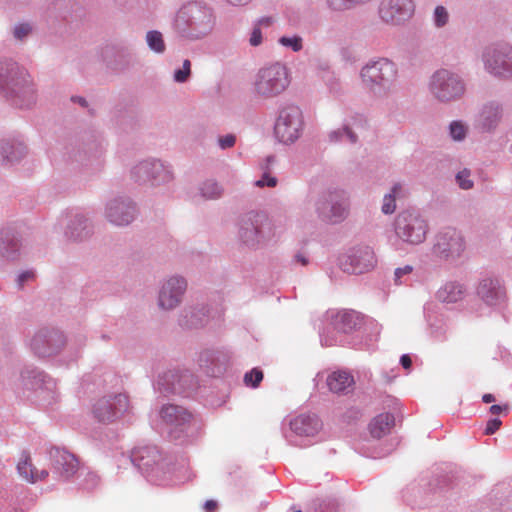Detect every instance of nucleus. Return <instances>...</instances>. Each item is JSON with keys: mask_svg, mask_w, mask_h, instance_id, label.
<instances>
[{"mask_svg": "<svg viewBox=\"0 0 512 512\" xmlns=\"http://www.w3.org/2000/svg\"><path fill=\"white\" fill-rule=\"evenodd\" d=\"M215 24L212 7L201 1H189L176 11L171 30L178 41L191 43L210 35Z\"/></svg>", "mask_w": 512, "mask_h": 512, "instance_id": "obj_1", "label": "nucleus"}, {"mask_svg": "<svg viewBox=\"0 0 512 512\" xmlns=\"http://www.w3.org/2000/svg\"><path fill=\"white\" fill-rule=\"evenodd\" d=\"M0 94L18 108H30L36 102V92L29 73L7 57L0 58Z\"/></svg>", "mask_w": 512, "mask_h": 512, "instance_id": "obj_2", "label": "nucleus"}, {"mask_svg": "<svg viewBox=\"0 0 512 512\" xmlns=\"http://www.w3.org/2000/svg\"><path fill=\"white\" fill-rule=\"evenodd\" d=\"M363 88L376 99H386L397 89L398 65L389 58L368 61L360 70Z\"/></svg>", "mask_w": 512, "mask_h": 512, "instance_id": "obj_3", "label": "nucleus"}, {"mask_svg": "<svg viewBox=\"0 0 512 512\" xmlns=\"http://www.w3.org/2000/svg\"><path fill=\"white\" fill-rule=\"evenodd\" d=\"M129 460L148 482L166 485L173 470L172 458L163 456L157 446L145 445L132 449Z\"/></svg>", "mask_w": 512, "mask_h": 512, "instance_id": "obj_4", "label": "nucleus"}, {"mask_svg": "<svg viewBox=\"0 0 512 512\" xmlns=\"http://www.w3.org/2000/svg\"><path fill=\"white\" fill-rule=\"evenodd\" d=\"M237 235L242 245L257 250L275 237L276 226L265 212L251 210L240 216Z\"/></svg>", "mask_w": 512, "mask_h": 512, "instance_id": "obj_5", "label": "nucleus"}, {"mask_svg": "<svg viewBox=\"0 0 512 512\" xmlns=\"http://www.w3.org/2000/svg\"><path fill=\"white\" fill-rule=\"evenodd\" d=\"M289 84L287 67L275 62L258 70L253 81V92L261 99H272L282 94Z\"/></svg>", "mask_w": 512, "mask_h": 512, "instance_id": "obj_6", "label": "nucleus"}, {"mask_svg": "<svg viewBox=\"0 0 512 512\" xmlns=\"http://www.w3.org/2000/svg\"><path fill=\"white\" fill-rule=\"evenodd\" d=\"M333 329L342 334L360 331L366 335L365 346L372 347L378 340L381 326L374 320H364V317L355 310L331 311L328 313Z\"/></svg>", "mask_w": 512, "mask_h": 512, "instance_id": "obj_7", "label": "nucleus"}, {"mask_svg": "<svg viewBox=\"0 0 512 512\" xmlns=\"http://www.w3.org/2000/svg\"><path fill=\"white\" fill-rule=\"evenodd\" d=\"M349 201L344 190L327 188L314 203L317 218L326 224H339L349 215Z\"/></svg>", "mask_w": 512, "mask_h": 512, "instance_id": "obj_8", "label": "nucleus"}, {"mask_svg": "<svg viewBox=\"0 0 512 512\" xmlns=\"http://www.w3.org/2000/svg\"><path fill=\"white\" fill-rule=\"evenodd\" d=\"M393 226L396 237L411 246L423 243L429 231L428 220L416 209L401 211L396 216Z\"/></svg>", "mask_w": 512, "mask_h": 512, "instance_id": "obj_9", "label": "nucleus"}, {"mask_svg": "<svg viewBox=\"0 0 512 512\" xmlns=\"http://www.w3.org/2000/svg\"><path fill=\"white\" fill-rule=\"evenodd\" d=\"M198 381L188 369L171 368L159 374L154 389L164 396L190 397L196 391Z\"/></svg>", "mask_w": 512, "mask_h": 512, "instance_id": "obj_10", "label": "nucleus"}, {"mask_svg": "<svg viewBox=\"0 0 512 512\" xmlns=\"http://www.w3.org/2000/svg\"><path fill=\"white\" fill-rule=\"evenodd\" d=\"M429 89L439 102L448 103L462 98L466 91V84L458 73L439 69L431 76Z\"/></svg>", "mask_w": 512, "mask_h": 512, "instance_id": "obj_11", "label": "nucleus"}, {"mask_svg": "<svg viewBox=\"0 0 512 512\" xmlns=\"http://www.w3.org/2000/svg\"><path fill=\"white\" fill-rule=\"evenodd\" d=\"M304 127L303 113L294 104H284L278 110L274 125V134L283 144H292L298 140Z\"/></svg>", "mask_w": 512, "mask_h": 512, "instance_id": "obj_12", "label": "nucleus"}, {"mask_svg": "<svg viewBox=\"0 0 512 512\" xmlns=\"http://www.w3.org/2000/svg\"><path fill=\"white\" fill-rule=\"evenodd\" d=\"M131 179L138 184L160 186L173 180V171L170 165L155 158L139 161L130 170Z\"/></svg>", "mask_w": 512, "mask_h": 512, "instance_id": "obj_13", "label": "nucleus"}, {"mask_svg": "<svg viewBox=\"0 0 512 512\" xmlns=\"http://www.w3.org/2000/svg\"><path fill=\"white\" fill-rule=\"evenodd\" d=\"M466 249V242L455 228H444L434 237L432 255L442 261L454 263L459 260Z\"/></svg>", "mask_w": 512, "mask_h": 512, "instance_id": "obj_14", "label": "nucleus"}, {"mask_svg": "<svg viewBox=\"0 0 512 512\" xmlns=\"http://www.w3.org/2000/svg\"><path fill=\"white\" fill-rule=\"evenodd\" d=\"M321 428L322 422L316 414H300L290 420L289 428L283 430V436L290 445L304 447Z\"/></svg>", "mask_w": 512, "mask_h": 512, "instance_id": "obj_15", "label": "nucleus"}, {"mask_svg": "<svg viewBox=\"0 0 512 512\" xmlns=\"http://www.w3.org/2000/svg\"><path fill=\"white\" fill-rule=\"evenodd\" d=\"M487 72L498 78L512 77V46L507 43L495 44L483 53Z\"/></svg>", "mask_w": 512, "mask_h": 512, "instance_id": "obj_16", "label": "nucleus"}, {"mask_svg": "<svg viewBox=\"0 0 512 512\" xmlns=\"http://www.w3.org/2000/svg\"><path fill=\"white\" fill-rule=\"evenodd\" d=\"M67 344L62 331L55 328L38 330L30 341V349L38 358H49L61 352Z\"/></svg>", "mask_w": 512, "mask_h": 512, "instance_id": "obj_17", "label": "nucleus"}, {"mask_svg": "<svg viewBox=\"0 0 512 512\" xmlns=\"http://www.w3.org/2000/svg\"><path fill=\"white\" fill-rule=\"evenodd\" d=\"M129 409V398L125 393L107 394L93 405V415L101 423H112L120 419Z\"/></svg>", "mask_w": 512, "mask_h": 512, "instance_id": "obj_18", "label": "nucleus"}, {"mask_svg": "<svg viewBox=\"0 0 512 512\" xmlns=\"http://www.w3.org/2000/svg\"><path fill=\"white\" fill-rule=\"evenodd\" d=\"M138 213L137 204L128 196H115L105 204V219L117 227L130 225L137 218Z\"/></svg>", "mask_w": 512, "mask_h": 512, "instance_id": "obj_19", "label": "nucleus"}, {"mask_svg": "<svg viewBox=\"0 0 512 512\" xmlns=\"http://www.w3.org/2000/svg\"><path fill=\"white\" fill-rule=\"evenodd\" d=\"M339 265L345 273L362 274L370 271L376 265L375 253L371 247L359 245L349 249L339 259Z\"/></svg>", "mask_w": 512, "mask_h": 512, "instance_id": "obj_20", "label": "nucleus"}, {"mask_svg": "<svg viewBox=\"0 0 512 512\" xmlns=\"http://www.w3.org/2000/svg\"><path fill=\"white\" fill-rule=\"evenodd\" d=\"M477 297L488 307L501 308L508 299L504 280L497 276H486L476 286Z\"/></svg>", "mask_w": 512, "mask_h": 512, "instance_id": "obj_21", "label": "nucleus"}, {"mask_svg": "<svg viewBox=\"0 0 512 512\" xmlns=\"http://www.w3.org/2000/svg\"><path fill=\"white\" fill-rule=\"evenodd\" d=\"M160 416L173 440H179L187 433L192 419V414L186 408L175 404L164 405Z\"/></svg>", "mask_w": 512, "mask_h": 512, "instance_id": "obj_22", "label": "nucleus"}, {"mask_svg": "<svg viewBox=\"0 0 512 512\" xmlns=\"http://www.w3.org/2000/svg\"><path fill=\"white\" fill-rule=\"evenodd\" d=\"M101 59L106 66L117 72L134 67L138 61L136 53L126 45H107L101 51Z\"/></svg>", "mask_w": 512, "mask_h": 512, "instance_id": "obj_23", "label": "nucleus"}, {"mask_svg": "<svg viewBox=\"0 0 512 512\" xmlns=\"http://www.w3.org/2000/svg\"><path fill=\"white\" fill-rule=\"evenodd\" d=\"M187 289V281L182 276H172L165 280L158 293V306L162 310L175 309L182 302Z\"/></svg>", "mask_w": 512, "mask_h": 512, "instance_id": "obj_24", "label": "nucleus"}, {"mask_svg": "<svg viewBox=\"0 0 512 512\" xmlns=\"http://www.w3.org/2000/svg\"><path fill=\"white\" fill-rule=\"evenodd\" d=\"M51 470L56 478L68 481L79 472V461L76 456L65 449L52 447L49 450Z\"/></svg>", "mask_w": 512, "mask_h": 512, "instance_id": "obj_25", "label": "nucleus"}, {"mask_svg": "<svg viewBox=\"0 0 512 512\" xmlns=\"http://www.w3.org/2000/svg\"><path fill=\"white\" fill-rule=\"evenodd\" d=\"M414 9L412 0H384L381 3L379 14L384 22L399 25L412 17Z\"/></svg>", "mask_w": 512, "mask_h": 512, "instance_id": "obj_26", "label": "nucleus"}, {"mask_svg": "<svg viewBox=\"0 0 512 512\" xmlns=\"http://www.w3.org/2000/svg\"><path fill=\"white\" fill-rule=\"evenodd\" d=\"M229 360L227 350L207 348L199 354L198 363L207 375L218 377L225 372Z\"/></svg>", "mask_w": 512, "mask_h": 512, "instance_id": "obj_27", "label": "nucleus"}, {"mask_svg": "<svg viewBox=\"0 0 512 512\" xmlns=\"http://www.w3.org/2000/svg\"><path fill=\"white\" fill-rule=\"evenodd\" d=\"M209 312L204 303L187 305L179 313L178 325L184 330L203 328L209 322Z\"/></svg>", "mask_w": 512, "mask_h": 512, "instance_id": "obj_28", "label": "nucleus"}, {"mask_svg": "<svg viewBox=\"0 0 512 512\" xmlns=\"http://www.w3.org/2000/svg\"><path fill=\"white\" fill-rule=\"evenodd\" d=\"M64 237L68 241L83 242L87 240L93 233L92 225L88 217L80 212H71L67 216Z\"/></svg>", "mask_w": 512, "mask_h": 512, "instance_id": "obj_29", "label": "nucleus"}, {"mask_svg": "<svg viewBox=\"0 0 512 512\" xmlns=\"http://www.w3.org/2000/svg\"><path fill=\"white\" fill-rule=\"evenodd\" d=\"M504 114L503 105L496 100L484 103L477 117V125L482 132H494L502 121Z\"/></svg>", "mask_w": 512, "mask_h": 512, "instance_id": "obj_30", "label": "nucleus"}, {"mask_svg": "<svg viewBox=\"0 0 512 512\" xmlns=\"http://www.w3.org/2000/svg\"><path fill=\"white\" fill-rule=\"evenodd\" d=\"M27 154V146L20 138H7L0 140V163L13 165L21 161Z\"/></svg>", "mask_w": 512, "mask_h": 512, "instance_id": "obj_31", "label": "nucleus"}, {"mask_svg": "<svg viewBox=\"0 0 512 512\" xmlns=\"http://www.w3.org/2000/svg\"><path fill=\"white\" fill-rule=\"evenodd\" d=\"M23 384L26 388L52 393L55 388V381L44 371L38 368H26L21 373Z\"/></svg>", "mask_w": 512, "mask_h": 512, "instance_id": "obj_32", "label": "nucleus"}, {"mask_svg": "<svg viewBox=\"0 0 512 512\" xmlns=\"http://www.w3.org/2000/svg\"><path fill=\"white\" fill-rule=\"evenodd\" d=\"M22 247L21 236L12 228L0 232V255L8 260H15L20 255Z\"/></svg>", "mask_w": 512, "mask_h": 512, "instance_id": "obj_33", "label": "nucleus"}, {"mask_svg": "<svg viewBox=\"0 0 512 512\" xmlns=\"http://www.w3.org/2000/svg\"><path fill=\"white\" fill-rule=\"evenodd\" d=\"M354 385V378L346 370H338L327 377L329 390L336 394L347 393Z\"/></svg>", "mask_w": 512, "mask_h": 512, "instance_id": "obj_34", "label": "nucleus"}, {"mask_svg": "<svg viewBox=\"0 0 512 512\" xmlns=\"http://www.w3.org/2000/svg\"><path fill=\"white\" fill-rule=\"evenodd\" d=\"M466 291L464 284L458 281H449L437 291V298L444 303H456L465 297Z\"/></svg>", "mask_w": 512, "mask_h": 512, "instance_id": "obj_35", "label": "nucleus"}, {"mask_svg": "<svg viewBox=\"0 0 512 512\" xmlns=\"http://www.w3.org/2000/svg\"><path fill=\"white\" fill-rule=\"evenodd\" d=\"M395 418L391 413H381L374 417L369 424V431L374 439H380L388 434L394 426Z\"/></svg>", "mask_w": 512, "mask_h": 512, "instance_id": "obj_36", "label": "nucleus"}, {"mask_svg": "<svg viewBox=\"0 0 512 512\" xmlns=\"http://www.w3.org/2000/svg\"><path fill=\"white\" fill-rule=\"evenodd\" d=\"M198 191L204 200H218L224 195V187L215 179H206L199 184Z\"/></svg>", "mask_w": 512, "mask_h": 512, "instance_id": "obj_37", "label": "nucleus"}, {"mask_svg": "<svg viewBox=\"0 0 512 512\" xmlns=\"http://www.w3.org/2000/svg\"><path fill=\"white\" fill-rule=\"evenodd\" d=\"M404 196V187L400 183H395L390 192L385 194L382 201L381 211L385 215L394 213L396 209V199Z\"/></svg>", "mask_w": 512, "mask_h": 512, "instance_id": "obj_38", "label": "nucleus"}, {"mask_svg": "<svg viewBox=\"0 0 512 512\" xmlns=\"http://www.w3.org/2000/svg\"><path fill=\"white\" fill-rule=\"evenodd\" d=\"M274 21L275 20L272 16H263L255 20L250 33L249 44L253 47L261 45L263 41L262 28H269L272 26Z\"/></svg>", "mask_w": 512, "mask_h": 512, "instance_id": "obj_39", "label": "nucleus"}, {"mask_svg": "<svg viewBox=\"0 0 512 512\" xmlns=\"http://www.w3.org/2000/svg\"><path fill=\"white\" fill-rule=\"evenodd\" d=\"M347 139L349 143L356 144L358 142L357 134L348 126L343 125L341 128L332 130L328 133L330 143L336 144Z\"/></svg>", "mask_w": 512, "mask_h": 512, "instance_id": "obj_40", "label": "nucleus"}, {"mask_svg": "<svg viewBox=\"0 0 512 512\" xmlns=\"http://www.w3.org/2000/svg\"><path fill=\"white\" fill-rule=\"evenodd\" d=\"M103 142L99 136L91 135L90 138L84 143L83 149L79 152V155H75L76 160H82L81 153L87 157H97L102 153Z\"/></svg>", "mask_w": 512, "mask_h": 512, "instance_id": "obj_41", "label": "nucleus"}, {"mask_svg": "<svg viewBox=\"0 0 512 512\" xmlns=\"http://www.w3.org/2000/svg\"><path fill=\"white\" fill-rule=\"evenodd\" d=\"M396 444H391L388 448H376L365 443L355 445V450L361 455L369 458H381L392 452Z\"/></svg>", "mask_w": 512, "mask_h": 512, "instance_id": "obj_42", "label": "nucleus"}, {"mask_svg": "<svg viewBox=\"0 0 512 512\" xmlns=\"http://www.w3.org/2000/svg\"><path fill=\"white\" fill-rule=\"evenodd\" d=\"M469 126L462 120H453L448 125V135L455 142H462L466 139Z\"/></svg>", "mask_w": 512, "mask_h": 512, "instance_id": "obj_43", "label": "nucleus"}, {"mask_svg": "<svg viewBox=\"0 0 512 512\" xmlns=\"http://www.w3.org/2000/svg\"><path fill=\"white\" fill-rule=\"evenodd\" d=\"M146 42L150 50L157 54H163L166 50L163 35L157 30H150L147 32Z\"/></svg>", "mask_w": 512, "mask_h": 512, "instance_id": "obj_44", "label": "nucleus"}, {"mask_svg": "<svg viewBox=\"0 0 512 512\" xmlns=\"http://www.w3.org/2000/svg\"><path fill=\"white\" fill-rule=\"evenodd\" d=\"M278 43L293 52H299L303 48V38L300 35L281 36Z\"/></svg>", "mask_w": 512, "mask_h": 512, "instance_id": "obj_45", "label": "nucleus"}, {"mask_svg": "<svg viewBox=\"0 0 512 512\" xmlns=\"http://www.w3.org/2000/svg\"><path fill=\"white\" fill-rule=\"evenodd\" d=\"M263 377V371L255 367L244 374L243 381L247 387L257 388L262 382Z\"/></svg>", "mask_w": 512, "mask_h": 512, "instance_id": "obj_46", "label": "nucleus"}, {"mask_svg": "<svg viewBox=\"0 0 512 512\" xmlns=\"http://www.w3.org/2000/svg\"><path fill=\"white\" fill-rule=\"evenodd\" d=\"M414 268L411 265L398 267L394 270L393 281L395 285L407 284L411 280Z\"/></svg>", "mask_w": 512, "mask_h": 512, "instance_id": "obj_47", "label": "nucleus"}, {"mask_svg": "<svg viewBox=\"0 0 512 512\" xmlns=\"http://www.w3.org/2000/svg\"><path fill=\"white\" fill-rule=\"evenodd\" d=\"M455 181L462 190H470L474 187V181L471 179V170L464 168L455 175Z\"/></svg>", "mask_w": 512, "mask_h": 512, "instance_id": "obj_48", "label": "nucleus"}, {"mask_svg": "<svg viewBox=\"0 0 512 512\" xmlns=\"http://www.w3.org/2000/svg\"><path fill=\"white\" fill-rule=\"evenodd\" d=\"M17 470L23 479H25L31 483H34L37 481V475L34 472V467L27 459L20 461L18 463Z\"/></svg>", "mask_w": 512, "mask_h": 512, "instance_id": "obj_49", "label": "nucleus"}, {"mask_svg": "<svg viewBox=\"0 0 512 512\" xmlns=\"http://www.w3.org/2000/svg\"><path fill=\"white\" fill-rule=\"evenodd\" d=\"M33 27L28 22H21L14 25L12 35L17 41H24L31 33Z\"/></svg>", "mask_w": 512, "mask_h": 512, "instance_id": "obj_50", "label": "nucleus"}, {"mask_svg": "<svg viewBox=\"0 0 512 512\" xmlns=\"http://www.w3.org/2000/svg\"><path fill=\"white\" fill-rule=\"evenodd\" d=\"M191 75V62L186 59L183 61L182 67L174 71L173 80L176 83H185Z\"/></svg>", "mask_w": 512, "mask_h": 512, "instance_id": "obj_51", "label": "nucleus"}, {"mask_svg": "<svg viewBox=\"0 0 512 512\" xmlns=\"http://www.w3.org/2000/svg\"><path fill=\"white\" fill-rule=\"evenodd\" d=\"M337 503L334 499H317L314 501V512H336Z\"/></svg>", "mask_w": 512, "mask_h": 512, "instance_id": "obj_52", "label": "nucleus"}, {"mask_svg": "<svg viewBox=\"0 0 512 512\" xmlns=\"http://www.w3.org/2000/svg\"><path fill=\"white\" fill-rule=\"evenodd\" d=\"M433 21H434V25L437 28H442L445 25H447V23L449 21V14H448L447 9L444 6H441V5L436 6V8L434 9V13H433Z\"/></svg>", "mask_w": 512, "mask_h": 512, "instance_id": "obj_53", "label": "nucleus"}, {"mask_svg": "<svg viewBox=\"0 0 512 512\" xmlns=\"http://www.w3.org/2000/svg\"><path fill=\"white\" fill-rule=\"evenodd\" d=\"M278 184V179L271 174L270 171H262L261 177L254 182V186L258 188H274Z\"/></svg>", "mask_w": 512, "mask_h": 512, "instance_id": "obj_54", "label": "nucleus"}, {"mask_svg": "<svg viewBox=\"0 0 512 512\" xmlns=\"http://www.w3.org/2000/svg\"><path fill=\"white\" fill-rule=\"evenodd\" d=\"M86 345V336L83 334L76 335L68 343L69 350L74 354V357L79 356L80 350Z\"/></svg>", "mask_w": 512, "mask_h": 512, "instance_id": "obj_55", "label": "nucleus"}, {"mask_svg": "<svg viewBox=\"0 0 512 512\" xmlns=\"http://www.w3.org/2000/svg\"><path fill=\"white\" fill-rule=\"evenodd\" d=\"M236 135L229 133L218 137L217 144L221 150H226L234 147L236 144Z\"/></svg>", "mask_w": 512, "mask_h": 512, "instance_id": "obj_56", "label": "nucleus"}, {"mask_svg": "<svg viewBox=\"0 0 512 512\" xmlns=\"http://www.w3.org/2000/svg\"><path fill=\"white\" fill-rule=\"evenodd\" d=\"M35 278V271L33 269L22 271L16 278L18 289H22L24 285Z\"/></svg>", "mask_w": 512, "mask_h": 512, "instance_id": "obj_57", "label": "nucleus"}, {"mask_svg": "<svg viewBox=\"0 0 512 512\" xmlns=\"http://www.w3.org/2000/svg\"><path fill=\"white\" fill-rule=\"evenodd\" d=\"M98 484V476L93 472H87L85 476V483H79V485L86 490L93 489Z\"/></svg>", "mask_w": 512, "mask_h": 512, "instance_id": "obj_58", "label": "nucleus"}, {"mask_svg": "<svg viewBox=\"0 0 512 512\" xmlns=\"http://www.w3.org/2000/svg\"><path fill=\"white\" fill-rule=\"evenodd\" d=\"M430 328H431V331H430L431 336L435 340L442 341L446 338L445 337L446 330H445L444 326L442 325V323H439V325L431 324Z\"/></svg>", "mask_w": 512, "mask_h": 512, "instance_id": "obj_59", "label": "nucleus"}, {"mask_svg": "<svg viewBox=\"0 0 512 512\" xmlns=\"http://www.w3.org/2000/svg\"><path fill=\"white\" fill-rule=\"evenodd\" d=\"M502 425V421L499 418H492L487 421L484 433L486 435L494 434Z\"/></svg>", "mask_w": 512, "mask_h": 512, "instance_id": "obj_60", "label": "nucleus"}, {"mask_svg": "<svg viewBox=\"0 0 512 512\" xmlns=\"http://www.w3.org/2000/svg\"><path fill=\"white\" fill-rule=\"evenodd\" d=\"M276 158L274 155H268L264 161L260 164L262 171H270V166L275 162Z\"/></svg>", "mask_w": 512, "mask_h": 512, "instance_id": "obj_61", "label": "nucleus"}, {"mask_svg": "<svg viewBox=\"0 0 512 512\" xmlns=\"http://www.w3.org/2000/svg\"><path fill=\"white\" fill-rule=\"evenodd\" d=\"M293 260L295 263H298L301 266H306L309 264V258L301 252L296 253Z\"/></svg>", "mask_w": 512, "mask_h": 512, "instance_id": "obj_62", "label": "nucleus"}, {"mask_svg": "<svg viewBox=\"0 0 512 512\" xmlns=\"http://www.w3.org/2000/svg\"><path fill=\"white\" fill-rule=\"evenodd\" d=\"M507 410H508L507 404H505V405L494 404L489 408V412L493 415H499L503 411H507Z\"/></svg>", "mask_w": 512, "mask_h": 512, "instance_id": "obj_63", "label": "nucleus"}, {"mask_svg": "<svg viewBox=\"0 0 512 512\" xmlns=\"http://www.w3.org/2000/svg\"><path fill=\"white\" fill-rule=\"evenodd\" d=\"M203 509L205 512H215L217 509V502L215 500H207L203 505Z\"/></svg>", "mask_w": 512, "mask_h": 512, "instance_id": "obj_64", "label": "nucleus"}]
</instances>
